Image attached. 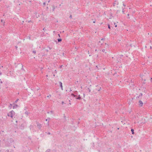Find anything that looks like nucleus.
<instances>
[{
    "instance_id": "1",
    "label": "nucleus",
    "mask_w": 152,
    "mask_h": 152,
    "mask_svg": "<svg viewBox=\"0 0 152 152\" xmlns=\"http://www.w3.org/2000/svg\"><path fill=\"white\" fill-rule=\"evenodd\" d=\"M14 112L13 110H12L8 113V115L9 116H10L11 118H12L13 115H14Z\"/></svg>"
},
{
    "instance_id": "2",
    "label": "nucleus",
    "mask_w": 152,
    "mask_h": 152,
    "mask_svg": "<svg viewBox=\"0 0 152 152\" xmlns=\"http://www.w3.org/2000/svg\"><path fill=\"white\" fill-rule=\"evenodd\" d=\"M111 26L113 28V27L114 25H115V27H117V23H116L115 22H111Z\"/></svg>"
},
{
    "instance_id": "3",
    "label": "nucleus",
    "mask_w": 152,
    "mask_h": 152,
    "mask_svg": "<svg viewBox=\"0 0 152 152\" xmlns=\"http://www.w3.org/2000/svg\"><path fill=\"white\" fill-rule=\"evenodd\" d=\"M100 69V67L99 66H96V68L95 69L96 71H98V70H99Z\"/></svg>"
},
{
    "instance_id": "4",
    "label": "nucleus",
    "mask_w": 152,
    "mask_h": 152,
    "mask_svg": "<svg viewBox=\"0 0 152 152\" xmlns=\"http://www.w3.org/2000/svg\"><path fill=\"white\" fill-rule=\"evenodd\" d=\"M51 48L50 47H48L47 48L45 49V50L47 52H48L51 49Z\"/></svg>"
},
{
    "instance_id": "5",
    "label": "nucleus",
    "mask_w": 152,
    "mask_h": 152,
    "mask_svg": "<svg viewBox=\"0 0 152 152\" xmlns=\"http://www.w3.org/2000/svg\"><path fill=\"white\" fill-rule=\"evenodd\" d=\"M139 105L141 107L142 106L143 104V103L142 102V101L140 100L139 101Z\"/></svg>"
},
{
    "instance_id": "6",
    "label": "nucleus",
    "mask_w": 152,
    "mask_h": 152,
    "mask_svg": "<svg viewBox=\"0 0 152 152\" xmlns=\"http://www.w3.org/2000/svg\"><path fill=\"white\" fill-rule=\"evenodd\" d=\"M131 131L132 132V134H134V130L133 129H132L131 130Z\"/></svg>"
},
{
    "instance_id": "7",
    "label": "nucleus",
    "mask_w": 152,
    "mask_h": 152,
    "mask_svg": "<svg viewBox=\"0 0 152 152\" xmlns=\"http://www.w3.org/2000/svg\"><path fill=\"white\" fill-rule=\"evenodd\" d=\"M55 9V7L54 6H53V9L52 10V11H54V10Z\"/></svg>"
},
{
    "instance_id": "8",
    "label": "nucleus",
    "mask_w": 152,
    "mask_h": 152,
    "mask_svg": "<svg viewBox=\"0 0 152 152\" xmlns=\"http://www.w3.org/2000/svg\"><path fill=\"white\" fill-rule=\"evenodd\" d=\"M102 52H103L104 53H107V52L106 51V50L105 49H103L102 50Z\"/></svg>"
},
{
    "instance_id": "9",
    "label": "nucleus",
    "mask_w": 152,
    "mask_h": 152,
    "mask_svg": "<svg viewBox=\"0 0 152 152\" xmlns=\"http://www.w3.org/2000/svg\"><path fill=\"white\" fill-rule=\"evenodd\" d=\"M60 86H61V88H62V89L63 86H62V83L61 82H60Z\"/></svg>"
},
{
    "instance_id": "10",
    "label": "nucleus",
    "mask_w": 152,
    "mask_h": 152,
    "mask_svg": "<svg viewBox=\"0 0 152 152\" xmlns=\"http://www.w3.org/2000/svg\"><path fill=\"white\" fill-rule=\"evenodd\" d=\"M35 15H37L38 16L37 17H39V15L38 13H35Z\"/></svg>"
},
{
    "instance_id": "11",
    "label": "nucleus",
    "mask_w": 152,
    "mask_h": 152,
    "mask_svg": "<svg viewBox=\"0 0 152 152\" xmlns=\"http://www.w3.org/2000/svg\"><path fill=\"white\" fill-rule=\"evenodd\" d=\"M61 38H59L58 39V41L59 42H61Z\"/></svg>"
},
{
    "instance_id": "12",
    "label": "nucleus",
    "mask_w": 152,
    "mask_h": 152,
    "mask_svg": "<svg viewBox=\"0 0 152 152\" xmlns=\"http://www.w3.org/2000/svg\"><path fill=\"white\" fill-rule=\"evenodd\" d=\"M51 96V95H49L48 96H47V97L48 98H50Z\"/></svg>"
},
{
    "instance_id": "13",
    "label": "nucleus",
    "mask_w": 152,
    "mask_h": 152,
    "mask_svg": "<svg viewBox=\"0 0 152 152\" xmlns=\"http://www.w3.org/2000/svg\"><path fill=\"white\" fill-rule=\"evenodd\" d=\"M33 53H34V54L36 53V51H35V50H34V51H33Z\"/></svg>"
},
{
    "instance_id": "14",
    "label": "nucleus",
    "mask_w": 152,
    "mask_h": 152,
    "mask_svg": "<svg viewBox=\"0 0 152 152\" xmlns=\"http://www.w3.org/2000/svg\"><path fill=\"white\" fill-rule=\"evenodd\" d=\"M108 28H110V25L109 24H108Z\"/></svg>"
},
{
    "instance_id": "15",
    "label": "nucleus",
    "mask_w": 152,
    "mask_h": 152,
    "mask_svg": "<svg viewBox=\"0 0 152 152\" xmlns=\"http://www.w3.org/2000/svg\"><path fill=\"white\" fill-rule=\"evenodd\" d=\"M80 99V95H79V97L77 98V99Z\"/></svg>"
},
{
    "instance_id": "16",
    "label": "nucleus",
    "mask_w": 152,
    "mask_h": 152,
    "mask_svg": "<svg viewBox=\"0 0 152 152\" xmlns=\"http://www.w3.org/2000/svg\"><path fill=\"white\" fill-rule=\"evenodd\" d=\"M124 9L123 8V9H122V12L123 13H124Z\"/></svg>"
},
{
    "instance_id": "17",
    "label": "nucleus",
    "mask_w": 152,
    "mask_h": 152,
    "mask_svg": "<svg viewBox=\"0 0 152 152\" xmlns=\"http://www.w3.org/2000/svg\"><path fill=\"white\" fill-rule=\"evenodd\" d=\"M43 4H44V5H45V2H44V3H43Z\"/></svg>"
},
{
    "instance_id": "18",
    "label": "nucleus",
    "mask_w": 152,
    "mask_h": 152,
    "mask_svg": "<svg viewBox=\"0 0 152 152\" xmlns=\"http://www.w3.org/2000/svg\"><path fill=\"white\" fill-rule=\"evenodd\" d=\"M140 95L142 96V93H140Z\"/></svg>"
},
{
    "instance_id": "19",
    "label": "nucleus",
    "mask_w": 152,
    "mask_h": 152,
    "mask_svg": "<svg viewBox=\"0 0 152 152\" xmlns=\"http://www.w3.org/2000/svg\"><path fill=\"white\" fill-rule=\"evenodd\" d=\"M95 21H93V23H95Z\"/></svg>"
},
{
    "instance_id": "20",
    "label": "nucleus",
    "mask_w": 152,
    "mask_h": 152,
    "mask_svg": "<svg viewBox=\"0 0 152 152\" xmlns=\"http://www.w3.org/2000/svg\"><path fill=\"white\" fill-rule=\"evenodd\" d=\"M84 96L85 97V94H83Z\"/></svg>"
},
{
    "instance_id": "21",
    "label": "nucleus",
    "mask_w": 152,
    "mask_h": 152,
    "mask_svg": "<svg viewBox=\"0 0 152 152\" xmlns=\"http://www.w3.org/2000/svg\"><path fill=\"white\" fill-rule=\"evenodd\" d=\"M127 16H129V14H127Z\"/></svg>"
},
{
    "instance_id": "22",
    "label": "nucleus",
    "mask_w": 152,
    "mask_h": 152,
    "mask_svg": "<svg viewBox=\"0 0 152 152\" xmlns=\"http://www.w3.org/2000/svg\"><path fill=\"white\" fill-rule=\"evenodd\" d=\"M4 23H5L4 22H3V23L4 24Z\"/></svg>"
},
{
    "instance_id": "23",
    "label": "nucleus",
    "mask_w": 152,
    "mask_h": 152,
    "mask_svg": "<svg viewBox=\"0 0 152 152\" xmlns=\"http://www.w3.org/2000/svg\"><path fill=\"white\" fill-rule=\"evenodd\" d=\"M70 17L71 18H72V16L71 15H70Z\"/></svg>"
},
{
    "instance_id": "24",
    "label": "nucleus",
    "mask_w": 152,
    "mask_h": 152,
    "mask_svg": "<svg viewBox=\"0 0 152 152\" xmlns=\"http://www.w3.org/2000/svg\"><path fill=\"white\" fill-rule=\"evenodd\" d=\"M72 95H73V96H75V95H74L73 94H72Z\"/></svg>"
},
{
    "instance_id": "25",
    "label": "nucleus",
    "mask_w": 152,
    "mask_h": 152,
    "mask_svg": "<svg viewBox=\"0 0 152 152\" xmlns=\"http://www.w3.org/2000/svg\"><path fill=\"white\" fill-rule=\"evenodd\" d=\"M46 121H48V119H46Z\"/></svg>"
},
{
    "instance_id": "26",
    "label": "nucleus",
    "mask_w": 152,
    "mask_h": 152,
    "mask_svg": "<svg viewBox=\"0 0 152 152\" xmlns=\"http://www.w3.org/2000/svg\"><path fill=\"white\" fill-rule=\"evenodd\" d=\"M62 103H63V104H64V102H62Z\"/></svg>"
},
{
    "instance_id": "27",
    "label": "nucleus",
    "mask_w": 152,
    "mask_h": 152,
    "mask_svg": "<svg viewBox=\"0 0 152 152\" xmlns=\"http://www.w3.org/2000/svg\"><path fill=\"white\" fill-rule=\"evenodd\" d=\"M1 22H3V21H2V20H1Z\"/></svg>"
},
{
    "instance_id": "28",
    "label": "nucleus",
    "mask_w": 152,
    "mask_h": 152,
    "mask_svg": "<svg viewBox=\"0 0 152 152\" xmlns=\"http://www.w3.org/2000/svg\"><path fill=\"white\" fill-rule=\"evenodd\" d=\"M46 76L47 77H48V75H46Z\"/></svg>"
},
{
    "instance_id": "29",
    "label": "nucleus",
    "mask_w": 152,
    "mask_h": 152,
    "mask_svg": "<svg viewBox=\"0 0 152 152\" xmlns=\"http://www.w3.org/2000/svg\"><path fill=\"white\" fill-rule=\"evenodd\" d=\"M58 36H60L59 34H58Z\"/></svg>"
},
{
    "instance_id": "30",
    "label": "nucleus",
    "mask_w": 152,
    "mask_h": 152,
    "mask_svg": "<svg viewBox=\"0 0 152 152\" xmlns=\"http://www.w3.org/2000/svg\"><path fill=\"white\" fill-rule=\"evenodd\" d=\"M151 80H152V78H151Z\"/></svg>"
}]
</instances>
